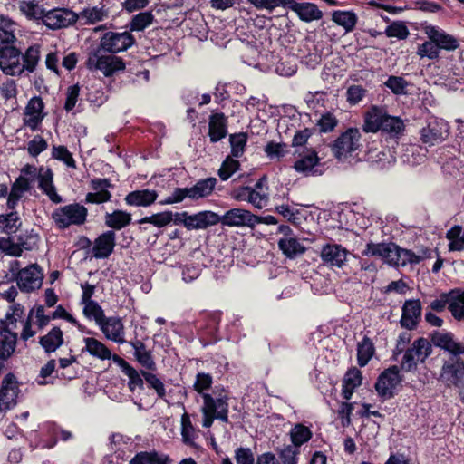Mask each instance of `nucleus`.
Listing matches in <instances>:
<instances>
[{
    "mask_svg": "<svg viewBox=\"0 0 464 464\" xmlns=\"http://www.w3.org/2000/svg\"><path fill=\"white\" fill-rule=\"evenodd\" d=\"M362 255L380 257L389 265L396 266L419 264L424 258V256L416 255L392 243H369L362 251Z\"/></svg>",
    "mask_w": 464,
    "mask_h": 464,
    "instance_id": "nucleus-1",
    "label": "nucleus"
},
{
    "mask_svg": "<svg viewBox=\"0 0 464 464\" xmlns=\"http://www.w3.org/2000/svg\"><path fill=\"white\" fill-rule=\"evenodd\" d=\"M227 401L228 397L226 394H220L216 399L210 394H203V406L201 409L203 427H211L215 419L226 423L228 422L229 405Z\"/></svg>",
    "mask_w": 464,
    "mask_h": 464,
    "instance_id": "nucleus-2",
    "label": "nucleus"
},
{
    "mask_svg": "<svg viewBox=\"0 0 464 464\" xmlns=\"http://www.w3.org/2000/svg\"><path fill=\"white\" fill-rule=\"evenodd\" d=\"M86 66L92 71H100L109 77L118 71H122L125 64L120 57L112 54H104L102 50L96 49L89 54Z\"/></svg>",
    "mask_w": 464,
    "mask_h": 464,
    "instance_id": "nucleus-3",
    "label": "nucleus"
},
{
    "mask_svg": "<svg viewBox=\"0 0 464 464\" xmlns=\"http://www.w3.org/2000/svg\"><path fill=\"white\" fill-rule=\"evenodd\" d=\"M87 213V208L84 206L73 203L57 208L52 217L59 228H66L72 225L83 224Z\"/></svg>",
    "mask_w": 464,
    "mask_h": 464,
    "instance_id": "nucleus-4",
    "label": "nucleus"
},
{
    "mask_svg": "<svg viewBox=\"0 0 464 464\" xmlns=\"http://www.w3.org/2000/svg\"><path fill=\"white\" fill-rule=\"evenodd\" d=\"M362 146L361 132L356 128H349L334 142L332 150L340 160H346Z\"/></svg>",
    "mask_w": 464,
    "mask_h": 464,
    "instance_id": "nucleus-5",
    "label": "nucleus"
},
{
    "mask_svg": "<svg viewBox=\"0 0 464 464\" xmlns=\"http://www.w3.org/2000/svg\"><path fill=\"white\" fill-rule=\"evenodd\" d=\"M450 135L448 122L440 118L429 117L420 130V140L428 146H434L443 142Z\"/></svg>",
    "mask_w": 464,
    "mask_h": 464,
    "instance_id": "nucleus-6",
    "label": "nucleus"
},
{
    "mask_svg": "<svg viewBox=\"0 0 464 464\" xmlns=\"http://www.w3.org/2000/svg\"><path fill=\"white\" fill-rule=\"evenodd\" d=\"M267 179L266 177L261 178L253 188H242L236 198L238 200L247 201L255 208L261 209L267 206L269 195L267 193Z\"/></svg>",
    "mask_w": 464,
    "mask_h": 464,
    "instance_id": "nucleus-7",
    "label": "nucleus"
},
{
    "mask_svg": "<svg viewBox=\"0 0 464 464\" xmlns=\"http://www.w3.org/2000/svg\"><path fill=\"white\" fill-rule=\"evenodd\" d=\"M134 42L133 35L127 31L122 33L108 32L102 37L98 50L116 53L126 51L133 45Z\"/></svg>",
    "mask_w": 464,
    "mask_h": 464,
    "instance_id": "nucleus-8",
    "label": "nucleus"
},
{
    "mask_svg": "<svg viewBox=\"0 0 464 464\" xmlns=\"http://www.w3.org/2000/svg\"><path fill=\"white\" fill-rule=\"evenodd\" d=\"M21 52L14 46H3L0 48V68L4 73L19 75L24 66L21 63Z\"/></svg>",
    "mask_w": 464,
    "mask_h": 464,
    "instance_id": "nucleus-9",
    "label": "nucleus"
},
{
    "mask_svg": "<svg viewBox=\"0 0 464 464\" xmlns=\"http://www.w3.org/2000/svg\"><path fill=\"white\" fill-rule=\"evenodd\" d=\"M44 274L36 264L30 265L22 269L16 277L17 285L23 292H33L42 286Z\"/></svg>",
    "mask_w": 464,
    "mask_h": 464,
    "instance_id": "nucleus-10",
    "label": "nucleus"
},
{
    "mask_svg": "<svg viewBox=\"0 0 464 464\" xmlns=\"http://www.w3.org/2000/svg\"><path fill=\"white\" fill-rule=\"evenodd\" d=\"M440 379L449 386L459 387L464 382V362L456 355L451 356L442 367Z\"/></svg>",
    "mask_w": 464,
    "mask_h": 464,
    "instance_id": "nucleus-11",
    "label": "nucleus"
},
{
    "mask_svg": "<svg viewBox=\"0 0 464 464\" xmlns=\"http://www.w3.org/2000/svg\"><path fill=\"white\" fill-rule=\"evenodd\" d=\"M257 216L243 208H232L219 216V223L227 227H248L256 225Z\"/></svg>",
    "mask_w": 464,
    "mask_h": 464,
    "instance_id": "nucleus-12",
    "label": "nucleus"
},
{
    "mask_svg": "<svg viewBox=\"0 0 464 464\" xmlns=\"http://www.w3.org/2000/svg\"><path fill=\"white\" fill-rule=\"evenodd\" d=\"M401 381L399 368L397 366L390 367L379 376L375 383L376 392L383 399L391 398Z\"/></svg>",
    "mask_w": 464,
    "mask_h": 464,
    "instance_id": "nucleus-13",
    "label": "nucleus"
},
{
    "mask_svg": "<svg viewBox=\"0 0 464 464\" xmlns=\"http://www.w3.org/2000/svg\"><path fill=\"white\" fill-rule=\"evenodd\" d=\"M76 20L77 15L72 11L66 8H54L45 10L43 23L51 29H60L72 24Z\"/></svg>",
    "mask_w": 464,
    "mask_h": 464,
    "instance_id": "nucleus-14",
    "label": "nucleus"
},
{
    "mask_svg": "<svg viewBox=\"0 0 464 464\" xmlns=\"http://www.w3.org/2000/svg\"><path fill=\"white\" fill-rule=\"evenodd\" d=\"M18 392V382L15 376L8 373L3 379L0 389V411H6L14 407L16 404Z\"/></svg>",
    "mask_w": 464,
    "mask_h": 464,
    "instance_id": "nucleus-15",
    "label": "nucleus"
},
{
    "mask_svg": "<svg viewBox=\"0 0 464 464\" xmlns=\"http://www.w3.org/2000/svg\"><path fill=\"white\" fill-rule=\"evenodd\" d=\"M295 13L298 18L305 23L320 20L323 17V12L314 3L296 2L295 0H287L286 7Z\"/></svg>",
    "mask_w": 464,
    "mask_h": 464,
    "instance_id": "nucleus-16",
    "label": "nucleus"
},
{
    "mask_svg": "<svg viewBox=\"0 0 464 464\" xmlns=\"http://www.w3.org/2000/svg\"><path fill=\"white\" fill-rule=\"evenodd\" d=\"M348 250L338 244H326L322 246L320 257L330 266L342 267L347 261Z\"/></svg>",
    "mask_w": 464,
    "mask_h": 464,
    "instance_id": "nucleus-17",
    "label": "nucleus"
},
{
    "mask_svg": "<svg viewBox=\"0 0 464 464\" xmlns=\"http://www.w3.org/2000/svg\"><path fill=\"white\" fill-rule=\"evenodd\" d=\"M424 32L430 40L435 42L439 50L454 51L459 46L457 38L437 26L426 25Z\"/></svg>",
    "mask_w": 464,
    "mask_h": 464,
    "instance_id": "nucleus-18",
    "label": "nucleus"
},
{
    "mask_svg": "<svg viewBox=\"0 0 464 464\" xmlns=\"http://www.w3.org/2000/svg\"><path fill=\"white\" fill-rule=\"evenodd\" d=\"M108 340L117 343H125V329L120 317H104L103 321L98 324Z\"/></svg>",
    "mask_w": 464,
    "mask_h": 464,
    "instance_id": "nucleus-19",
    "label": "nucleus"
},
{
    "mask_svg": "<svg viewBox=\"0 0 464 464\" xmlns=\"http://www.w3.org/2000/svg\"><path fill=\"white\" fill-rule=\"evenodd\" d=\"M44 105L40 97L32 98L24 110V124L32 130H36L44 117Z\"/></svg>",
    "mask_w": 464,
    "mask_h": 464,
    "instance_id": "nucleus-20",
    "label": "nucleus"
},
{
    "mask_svg": "<svg viewBox=\"0 0 464 464\" xmlns=\"http://www.w3.org/2000/svg\"><path fill=\"white\" fill-rule=\"evenodd\" d=\"M116 246V234L108 230L100 235L94 241L92 255L95 258H107L114 251Z\"/></svg>",
    "mask_w": 464,
    "mask_h": 464,
    "instance_id": "nucleus-21",
    "label": "nucleus"
},
{
    "mask_svg": "<svg viewBox=\"0 0 464 464\" xmlns=\"http://www.w3.org/2000/svg\"><path fill=\"white\" fill-rule=\"evenodd\" d=\"M421 317V304L418 299L407 300L402 307V315L401 324L409 330L413 329L418 324Z\"/></svg>",
    "mask_w": 464,
    "mask_h": 464,
    "instance_id": "nucleus-22",
    "label": "nucleus"
},
{
    "mask_svg": "<svg viewBox=\"0 0 464 464\" xmlns=\"http://www.w3.org/2000/svg\"><path fill=\"white\" fill-rule=\"evenodd\" d=\"M37 180L38 188L52 202L58 204L63 201L62 197L56 192V188L53 184V172L50 168L41 166Z\"/></svg>",
    "mask_w": 464,
    "mask_h": 464,
    "instance_id": "nucleus-23",
    "label": "nucleus"
},
{
    "mask_svg": "<svg viewBox=\"0 0 464 464\" xmlns=\"http://www.w3.org/2000/svg\"><path fill=\"white\" fill-rule=\"evenodd\" d=\"M219 223V215L212 211H201L188 215L186 227L191 229H205Z\"/></svg>",
    "mask_w": 464,
    "mask_h": 464,
    "instance_id": "nucleus-24",
    "label": "nucleus"
},
{
    "mask_svg": "<svg viewBox=\"0 0 464 464\" xmlns=\"http://www.w3.org/2000/svg\"><path fill=\"white\" fill-rule=\"evenodd\" d=\"M92 186L94 192H90L86 195V203L101 204L111 199V194L107 190V188L111 186V183L108 179H94L92 181Z\"/></svg>",
    "mask_w": 464,
    "mask_h": 464,
    "instance_id": "nucleus-25",
    "label": "nucleus"
},
{
    "mask_svg": "<svg viewBox=\"0 0 464 464\" xmlns=\"http://www.w3.org/2000/svg\"><path fill=\"white\" fill-rule=\"evenodd\" d=\"M432 342L436 346L441 347L453 355L464 353V344L453 339L450 333L436 332L432 335Z\"/></svg>",
    "mask_w": 464,
    "mask_h": 464,
    "instance_id": "nucleus-26",
    "label": "nucleus"
},
{
    "mask_svg": "<svg viewBox=\"0 0 464 464\" xmlns=\"http://www.w3.org/2000/svg\"><path fill=\"white\" fill-rule=\"evenodd\" d=\"M208 135L211 142H218L227 135V119L221 112L214 113L209 118Z\"/></svg>",
    "mask_w": 464,
    "mask_h": 464,
    "instance_id": "nucleus-27",
    "label": "nucleus"
},
{
    "mask_svg": "<svg viewBox=\"0 0 464 464\" xmlns=\"http://www.w3.org/2000/svg\"><path fill=\"white\" fill-rule=\"evenodd\" d=\"M317 153L310 149L300 153V158L295 162L294 168L297 172L305 175L314 174V168L318 164Z\"/></svg>",
    "mask_w": 464,
    "mask_h": 464,
    "instance_id": "nucleus-28",
    "label": "nucleus"
},
{
    "mask_svg": "<svg viewBox=\"0 0 464 464\" xmlns=\"http://www.w3.org/2000/svg\"><path fill=\"white\" fill-rule=\"evenodd\" d=\"M157 197L158 194L155 190H135L125 197V202L130 206L148 207L156 201Z\"/></svg>",
    "mask_w": 464,
    "mask_h": 464,
    "instance_id": "nucleus-29",
    "label": "nucleus"
},
{
    "mask_svg": "<svg viewBox=\"0 0 464 464\" xmlns=\"http://www.w3.org/2000/svg\"><path fill=\"white\" fill-rule=\"evenodd\" d=\"M386 111L377 106H372L365 114L363 130L366 132H376L382 128Z\"/></svg>",
    "mask_w": 464,
    "mask_h": 464,
    "instance_id": "nucleus-30",
    "label": "nucleus"
},
{
    "mask_svg": "<svg viewBox=\"0 0 464 464\" xmlns=\"http://www.w3.org/2000/svg\"><path fill=\"white\" fill-rule=\"evenodd\" d=\"M19 11L29 20L44 19L45 9L41 0H21L18 2Z\"/></svg>",
    "mask_w": 464,
    "mask_h": 464,
    "instance_id": "nucleus-31",
    "label": "nucleus"
},
{
    "mask_svg": "<svg viewBox=\"0 0 464 464\" xmlns=\"http://www.w3.org/2000/svg\"><path fill=\"white\" fill-rule=\"evenodd\" d=\"M13 327L0 324V353L5 356H11L14 352L17 334L13 332Z\"/></svg>",
    "mask_w": 464,
    "mask_h": 464,
    "instance_id": "nucleus-32",
    "label": "nucleus"
},
{
    "mask_svg": "<svg viewBox=\"0 0 464 464\" xmlns=\"http://www.w3.org/2000/svg\"><path fill=\"white\" fill-rule=\"evenodd\" d=\"M83 342L85 343V347L82 350V352H87L90 355L100 360L111 359V351L102 342L92 337H85Z\"/></svg>",
    "mask_w": 464,
    "mask_h": 464,
    "instance_id": "nucleus-33",
    "label": "nucleus"
},
{
    "mask_svg": "<svg viewBox=\"0 0 464 464\" xmlns=\"http://www.w3.org/2000/svg\"><path fill=\"white\" fill-rule=\"evenodd\" d=\"M63 343V334L59 327H53L45 335L40 338L39 343L46 353L56 351Z\"/></svg>",
    "mask_w": 464,
    "mask_h": 464,
    "instance_id": "nucleus-34",
    "label": "nucleus"
},
{
    "mask_svg": "<svg viewBox=\"0 0 464 464\" xmlns=\"http://www.w3.org/2000/svg\"><path fill=\"white\" fill-rule=\"evenodd\" d=\"M104 222L108 227L121 230L130 224L131 215L123 210H115L105 214Z\"/></svg>",
    "mask_w": 464,
    "mask_h": 464,
    "instance_id": "nucleus-35",
    "label": "nucleus"
},
{
    "mask_svg": "<svg viewBox=\"0 0 464 464\" xmlns=\"http://www.w3.org/2000/svg\"><path fill=\"white\" fill-rule=\"evenodd\" d=\"M16 24L8 17L0 16V46H12L15 41Z\"/></svg>",
    "mask_w": 464,
    "mask_h": 464,
    "instance_id": "nucleus-36",
    "label": "nucleus"
},
{
    "mask_svg": "<svg viewBox=\"0 0 464 464\" xmlns=\"http://www.w3.org/2000/svg\"><path fill=\"white\" fill-rule=\"evenodd\" d=\"M217 184L216 178H207L198 180L193 187L189 188V198L198 199L208 197L214 190Z\"/></svg>",
    "mask_w": 464,
    "mask_h": 464,
    "instance_id": "nucleus-37",
    "label": "nucleus"
},
{
    "mask_svg": "<svg viewBox=\"0 0 464 464\" xmlns=\"http://www.w3.org/2000/svg\"><path fill=\"white\" fill-rule=\"evenodd\" d=\"M362 373L356 369L349 370L343 382V396L345 400H350L356 387L362 384Z\"/></svg>",
    "mask_w": 464,
    "mask_h": 464,
    "instance_id": "nucleus-38",
    "label": "nucleus"
},
{
    "mask_svg": "<svg viewBox=\"0 0 464 464\" xmlns=\"http://www.w3.org/2000/svg\"><path fill=\"white\" fill-rule=\"evenodd\" d=\"M147 387L153 390L157 396L161 400H166L167 391L163 381L155 373L149 371H141Z\"/></svg>",
    "mask_w": 464,
    "mask_h": 464,
    "instance_id": "nucleus-39",
    "label": "nucleus"
},
{
    "mask_svg": "<svg viewBox=\"0 0 464 464\" xmlns=\"http://www.w3.org/2000/svg\"><path fill=\"white\" fill-rule=\"evenodd\" d=\"M22 225V220L16 211H11L6 215H0V232L14 234Z\"/></svg>",
    "mask_w": 464,
    "mask_h": 464,
    "instance_id": "nucleus-40",
    "label": "nucleus"
},
{
    "mask_svg": "<svg viewBox=\"0 0 464 464\" xmlns=\"http://www.w3.org/2000/svg\"><path fill=\"white\" fill-rule=\"evenodd\" d=\"M168 458L156 451H141L137 453L129 464H167Z\"/></svg>",
    "mask_w": 464,
    "mask_h": 464,
    "instance_id": "nucleus-41",
    "label": "nucleus"
},
{
    "mask_svg": "<svg viewBox=\"0 0 464 464\" xmlns=\"http://www.w3.org/2000/svg\"><path fill=\"white\" fill-rule=\"evenodd\" d=\"M332 20L338 25L343 27L346 32H351L356 25L357 16L352 11L337 10L333 13Z\"/></svg>",
    "mask_w": 464,
    "mask_h": 464,
    "instance_id": "nucleus-42",
    "label": "nucleus"
},
{
    "mask_svg": "<svg viewBox=\"0 0 464 464\" xmlns=\"http://www.w3.org/2000/svg\"><path fill=\"white\" fill-rule=\"evenodd\" d=\"M450 311L458 321H464V290L450 292Z\"/></svg>",
    "mask_w": 464,
    "mask_h": 464,
    "instance_id": "nucleus-43",
    "label": "nucleus"
},
{
    "mask_svg": "<svg viewBox=\"0 0 464 464\" xmlns=\"http://www.w3.org/2000/svg\"><path fill=\"white\" fill-rule=\"evenodd\" d=\"M181 436L183 442L190 446L194 445V440L198 438V432L187 412H184L181 416Z\"/></svg>",
    "mask_w": 464,
    "mask_h": 464,
    "instance_id": "nucleus-44",
    "label": "nucleus"
},
{
    "mask_svg": "<svg viewBox=\"0 0 464 464\" xmlns=\"http://www.w3.org/2000/svg\"><path fill=\"white\" fill-rule=\"evenodd\" d=\"M280 249L289 257L304 252V246L294 237L282 238L279 241Z\"/></svg>",
    "mask_w": 464,
    "mask_h": 464,
    "instance_id": "nucleus-45",
    "label": "nucleus"
},
{
    "mask_svg": "<svg viewBox=\"0 0 464 464\" xmlns=\"http://www.w3.org/2000/svg\"><path fill=\"white\" fill-rule=\"evenodd\" d=\"M446 237L450 240V251H461L464 249V230L459 226H455L447 232Z\"/></svg>",
    "mask_w": 464,
    "mask_h": 464,
    "instance_id": "nucleus-46",
    "label": "nucleus"
},
{
    "mask_svg": "<svg viewBox=\"0 0 464 464\" xmlns=\"http://www.w3.org/2000/svg\"><path fill=\"white\" fill-rule=\"evenodd\" d=\"M154 21V15L151 12H140L134 15L130 23V31H143L150 26Z\"/></svg>",
    "mask_w": 464,
    "mask_h": 464,
    "instance_id": "nucleus-47",
    "label": "nucleus"
},
{
    "mask_svg": "<svg viewBox=\"0 0 464 464\" xmlns=\"http://www.w3.org/2000/svg\"><path fill=\"white\" fill-rule=\"evenodd\" d=\"M173 220V213L171 211H164L160 213L154 214L150 217H144L140 220H139L140 224L150 223L154 225L157 227H163Z\"/></svg>",
    "mask_w": 464,
    "mask_h": 464,
    "instance_id": "nucleus-48",
    "label": "nucleus"
},
{
    "mask_svg": "<svg viewBox=\"0 0 464 464\" xmlns=\"http://www.w3.org/2000/svg\"><path fill=\"white\" fill-rule=\"evenodd\" d=\"M290 435L293 444L299 447L311 439L312 432L308 427L303 424H296L292 429Z\"/></svg>",
    "mask_w": 464,
    "mask_h": 464,
    "instance_id": "nucleus-49",
    "label": "nucleus"
},
{
    "mask_svg": "<svg viewBox=\"0 0 464 464\" xmlns=\"http://www.w3.org/2000/svg\"><path fill=\"white\" fill-rule=\"evenodd\" d=\"M373 344L369 338H363L359 343L357 353H358V362L360 366H365L373 354Z\"/></svg>",
    "mask_w": 464,
    "mask_h": 464,
    "instance_id": "nucleus-50",
    "label": "nucleus"
},
{
    "mask_svg": "<svg viewBox=\"0 0 464 464\" xmlns=\"http://www.w3.org/2000/svg\"><path fill=\"white\" fill-rule=\"evenodd\" d=\"M231 154L235 158L241 157L244 154L247 141L246 133L239 132L230 135Z\"/></svg>",
    "mask_w": 464,
    "mask_h": 464,
    "instance_id": "nucleus-51",
    "label": "nucleus"
},
{
    "mask_svg": "<svg viewBox=\"0 0 464 464\" xmlns=\"http://www.w3.org/2000/svg\"><path fill=\"white\" fill-rule=\"evenodd\" d=\"M384 85L389 88L395 95H404L407 93L408 82L401 76H389Z\"/></svg>",
    "mask_w": 464,
    "mask_h": 464,
    "instance_id": "nucleus-52",
    "label": "nucleus"
},
{
    "mask_svg": "<svg viewBox=\"0 0 464 464\" xmlns=\"http://www.w3.org/2000/svg\"><path fill=\"white\" fill-rule=\"evenodd\" d=\"M31 180L24 176H19L11 186L9 194L22 198L24 195L31 189Z\"/></svg>",
    "mask_w": 464,
    "mask_h": 464,
    "instance_id": "nucleus-53",
    "label": "nucleus"
},
{
    "mask_svg": "<svg viewBox=\"0 0 464 464\" xmlns=\"http://www.w3.org/2000/svg\"><path fill=\"white\" fill-rule=\"evenodd\" d=\"M403 121L399 117L390 116L387 114L380 130L393 135H398L403 130Z\"/></svg>",
    "mask_w": 464,
    "mask_h": 464,
    "instance_id": "nucleus-54",
    "label": "nucleus"
},
{
    "mask_svg": "<svg viewBox=\"0 0 464 464\" xmlns=\"http://www.w3.org/2000/svg\"><path fill=\"white\" fill-rule=\"evenodd\" d=\"M83 304V314L89 318L93 319L97 324L103 321L105 317L102 308L95 301L88 302Z\"/></svg>",
    "mask_w": 464,
    "mask_h": 464,
    "instance_id": "nucleus-55",
    "label": "nucleus"
},
{
    "mask_svg": "<svg viewBox=\"0 0 464 464\" xmlns=\"http://www.w3.org/2000/svg\"><path fill=\"white\" fill-rule=\"evenodd\" d=\"M415 353L417 360L423 362L431 353V345L427 339L420 338L412 343L411 347Z\"/></svg>",
    "mask_w": 464,
    "mask_h": 464,
    "instance_id": "nucleus-56",
    "label": "nucleus"
},
{
    "mask_svg": "<svg viewBox=\"0 0 464 464\" xmlns=\"http://www.w3.org/2000/svg\"><path fill=\"white\" fill-rule=\"evenodd\" d=\"M107 17L108 12L99 7L86 8L81 13V18L85 19L89 24L103 21Z\"/></svg>",
    "mask_w": 464,
    "mask_h": 464,
    "instance_id": "nucleus-57",
    "label": "nucleus"
},
{
    "mask_svg": "<svg viewBox=\"0 0 464 464\" xmlns=\"http://www.w3.org/2000/svg\"><path fill=\"white\" fill-rule=\"evenodd\" d=\"M21 58L24 61V63H22L24 66V69H26L29 72H33L35 69L40 58L39 46H30L25 52V54Z\"/></svg>",
    "mask_w": 464,
    "mask_h": 464,
    "instance_id": "nucleus-58",
    "label": "nucleus"
},
{
    "mask_svg": "<svg viewBox=\"0 0 464 464\" xmlns=\"http://www.w3.org/2000/svg\"><path fill=\"white\" fill-rule=\"evenodd\" d=\"M52 155L54 159L63 161L67 167L75 169V160L72 153L64 146H53Z\"/></svg>",
    "mask_w": 464,
    "mask_h": 464,
    "instance_id": "nucleus-59",
    "label": "nucleus"
},
{
    "mask_svg": "<svg viewBox=\"0 0 464 464\" xmlns=\"http://www.w3.org/2000/svg\"><path fill=\"white\" fill-rule=\"evenodd\" d=\"M366 93L367 90L363 86L351 85L346 91V101L350 105H356L365 97Z\"/></svg>",
    "mask_w": 464,
    "mask_h": 464,
    "instance_id": "nucleus-60",
    "label": "nucleus"
},
{
    "mask_svg": "<svg viewBox=\"0 0 464 464\" xmlns=\"http://www.w3.org/2000/svg\"><path fill=\"white\" fill-rule=\"evenodd\" d=\"M417 53L420 57H427L430 60H434L439 58L440 50L435 42L429 39V41L419 45Z\"/></svg>",
    "mask_w": 464,
    "mask_h": 464,
    "instance_id": "nucleus-61",
    "label": "nucleus"
},
{
    "mask_svg": "<svg viewBox=\"0 0 464 464\" xmlns=\"http://www.w3.org/2000/svg\"><path fill=\"white\" fill-rule=\"evenodd\" d=\"M124 374L129 378V388L131 392H134L136 389L142 390L144 388V378L141 374V372H139L132 366L125 371Z\"/></svg>",
    "mask_w": 464,
    "mask_h": 464,
    "instance_id": "nucleus-62",
    "label": "nucleus"
},
{
    "mask_svg": "<svg viewBox=\"0 0 464 464\" xmlns=\"http://www.w3.org/2000/svg\"><path fill=\"white\" fill-rule=\"evenodd\" d=\"M239 167V162L230 157H227L218 170V175L222 180L228 179Z\"/></svg>",
    "mask_w": 464,
    "mask_h": 464,
    "instance_id": "nucleus-63",
    "label": "nucleus"
},
{
    "mask_svg": "<svg viewBox=\"0 0 464 464\" xmlns=\"http://www.w3.org/2000/svg\"><path fill=\"white\" fill-rule=\"evenodd\" d=\"M388 37H396L398 39H406L409 35V30L402 22H394L385 30Z\"/></svg>",
    "mask_w": 464,
    "mask_h": 464,
    "instance_id": "nucleus-64",
    "label": "nucleus"
}]
</instances>
